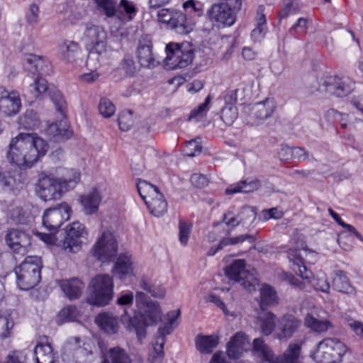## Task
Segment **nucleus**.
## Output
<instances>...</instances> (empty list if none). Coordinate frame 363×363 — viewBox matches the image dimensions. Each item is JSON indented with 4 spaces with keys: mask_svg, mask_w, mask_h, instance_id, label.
<instances>
[{
    "mask_svg": "<svg viewBox=\"0 0 363 363\" xmlns=\"http://www.w3.org/2000/svg\"><path fill=\"white\" fill-rule=\"evenodd\" d=\"M134 300L133 293H123L117 298L118 306L124 307L121 315L122 323L129 330L136 333L138 338L142 340L145 337L146 328L156 325L162 318V311L157 302L152 301L143 292H137L135 302L138 308L143 311V314H134L131 316L128 309L132 306Z\"/></svg>",
    "mask_w": 363,
    "mask_h": 363,
    "instance_id": "nucleus-1",
    "label": "nucleus"
},
{
    "mask_svg": "<svg viewBox=\"0 0 363 363\" xmlns=\"http://www.w3.org/2000/svg\"><path fill=\"white\" fill-rule=\"evenodd\" d=\"M49 145L43 138L31 133H20L13 138L7 152L11 163L30 167L48 152Z\"/></svg>",
    "mask_w": 363,
    "mask_h": 363,
    "instance_id": "nucleus-2",
    "label": "nucleus"
},
{
    "mask_svg": "<svg viewBox=\"0 0 363 363\" xmlns=\"http://www.w3.org/2000/svg\"><path fill=\"white\" fill-rule=\"evenodd\" d=\"M71 177L56 178L43 174L38 179L36 186L38 196L43 201L60 199L62 194L75 187L80 179V173L77 169H71Z\"/></svg>",
    "mask_w": 363,
    "mask_h": 363,
    "instance_id": "nucleus-3",
    "label": "nucleus"
},
{
    "mask_svg": "<svg viewBox=\"0 0 363 363\" xmlns=\"http://www.w3.org/2000/svg\"><path fill=\"white\" fill-rule=\"evenodd\" d=\"M42 262L37 256L27 257L15 268L17 284L22 290H29L35 286L41 279Z\"/></svg>",
    "mask_w": 363,
    "mask_h": 363,
    "instance_id": "nucleus-4",
    "label": "nucleus"
},
{
    "mask_svg": "<svg viewBox=\"0 0 363 363\" xmlns=\"http://www.w3.org/2000/svg\"><path fill=\"white\" fill-rule=\"evenodd\" d=\"M113 296V281L108 274H98L89 286L87 302L94 306H104L109 303Z\"/></svg>",
    "mask_w": 363,
    "mask_h": 363,
    "instance_id": "nucleus-5",
    "label": "nucleus"
},
{
    "mask_svg": "<svg viewBox=\"0 0 363 363\" xmlns=\"http://www.w3.org/2000/svg\"><path fill=\"white\" fill-rule=\"evenodd\" d=\"M347 351V345L338 338L327 337L318 343L313 357L318 363H340Z\"/></svg>",
    "mask_w": 363,
    "mask_h": 363,
    "instance_id": "nucleus-6",
    "label": "nucleus"
},
{
    "mask_svg": "<svg viewBox=\"0 0 363 363\" xmlns=\"http://www.w3.org/2000/svg\"><path fill=\"white\" fill-rule=\"evenodd\" d=\"M166 65L171 69L184 68L189 65L194 57L192 45L188 42L181 44L171 43L166 45Z\"/></svg>",
    "mask_w": 363,
    "mask_h": 363,
    "instance_id": "nucleus-7",
    "label": "nucleus"
},
{
    "mask_svg": "<svg viewBox=\"0 0 363 363\" xmlns=\"http://www.w3.org/2000/svg\"><path fill=\"white\" fill-rule=\"evenodd\" d=\"M157 19L181 35L189 33L195 24L194 19L188 18L186 14L174 9H160L157 12Z\"/></svg>",
    "mask_w": 363,
    "mask_h": 363,
    "instance_id": "nucleus-8",
    "label": "nucleus"
},
{
    "mask_svg": "<svg viewBox=\"0 0 363 363\" xmlns=\"http://www.w3.org/2000/svg\"><path fill=\"white\" fill-rule=\"evenodd\" d=\"M117 242L114 235L108 230L103 232L94 245L91 252L99 261L109 262L117 252Z\"/></svg>",
    "mask_w": 363,
    "mask_h": 363,
    "instance_id": "nucleus-9",
    "label": "nucleus"
},
{
    "mask_svg": "<svg viewBox=\"0 0 363 363\" xmlns=\"http://www.w3.org/2000/svg\"><path fill=\"white\" fill-rule=\"evenodd\" d=\"M64 363H90L93 360L92 352L81 346L79 338L69 340L63 347L62 355Z\"/></svg>",
    "mask_w": 363,
    "mask_h": 363,
    "instance_id": "nucleus-10",
    "label": "nucleus"
},
{
    "mask_svg": "<svg viewBox=\"0 0 363 363\" xmlns=\"http://www.w3.org/2000/svg\"><path fill=\"white\" fill-rule=\"evenodd\" d=\"M71 207L62 203L55 208L47 209L43 216V224L50 232H56L62 223L71 216Z\"/></svg>",
    "mask_w": 363,
    "mask_h": 363,
    "instance_id": "nucleus-11",
    "label": "nucleus"
},
{
    "mask_svg": "<svg viewBox=\"0 0 363 363\" xmlns=\"http://www.w3.org/2000/svg\"><path fill=\"white\" fill-rule=\"evenodd\" d=\"M32 91L33 90L35 98L45 91H48V94L50 100L54 104L55 108L58 113L61 114L62 117H65L67 111V102L62 95V94L56 89H48L47 81L42 77L38 76L34 81V83L30 84Z\"/></svg>",
    "mask_w": 363,
    "mask_h": 363,
    "instance_id": "nucleus-12",
    "label": "nucleus"
},
{
    "mask_svg": "<svg viewBox=\"0 0 363 363\" xmlns=\"http://www.w3.org/2000/svg\"><path fill=\"white\" fill-rule=\"evenodd\" d=\"M86 235L84 225L78 221L73 222L66 228V236L62 245L63 250L67 252H77L81 249L82 239Z\"/></svg>",
    "mask_w": 363,
    "mask_h": 363,
    "instance_id": "nucleus-13",
    "label": "nucleus"
},
{
    "mask_svg": "<svg viewBox=\"0 0 363 363\" xmlns=\"http://www.w3.org/2000/svg\"><path fill=\"white\" fill-rule=\"evenodd\" d=\"M320 90L338 97L347 96L354 89V82L349 77L330 76L321 84Z\"/></svg>",
    "mask_w": 363,
    "mask_h": 363,
    "instance_id": "nucleus-14",
    "label": "nucleus"
},
{
    "mask_svg": "<svg viewBox=\"0 0 363 363\" xmlns=\"http://www.w3.org/2000/svg\"><path fill=\"white\" fill-rule=\"evenodd\" d=\"M5 242L8 247L14 254L24 255L31 245V238L24 231L11 228L5 234Z\"/></svg>",
    "mask_w": 363,
    "mask_h": 363,
    "instance_id": "nucleus-15",
    "label": "nucleus"
},
{
    "mask_svg": "<svg viewBox=\"0 0 363 363\" xmlns=\"http://www.w3.org/2000/svg\"><path fill=\"white\" fill-rule=\"evenodd\" d=\"M107 35L102 26L88 23L86 25L83 40L93 47L97 53L106 50Z\"/></svg>",
    "mask_w": 363,
    "mask_h": 363,
    "instance_id": "nucleus-16",
    "label": "nucleus"
},
{
    "mask_svg": "<svg viewBox=\"0 0 363 363\" xmlns=\"http://www.w3.org/2000/svg\"><path fill=\"white\" fill-rule=\"evenodd\" d=\"M21 106L19 94L0 87V111L7 116L17 114Z\"/></svg>",
    "mask_w": 363,
    "mask_h": 363,
    "instance_id": "nucleus-17",
    "label": "nucleus"
},
{
    "mask_svg": "<svg viewBox=\"0 0 363 363\" xmlns=\"http://www.w3.org/2000/svg\"><path fill=\"white\" fill-rule=\"evenodd\" d=\"M26 69L33 73L41 75L48 74L50 72V65L48 60L36 55H28L24 59Z\"/></svg>",
    "mask_w": 363,
    "mask_h": 363,
    "instance_id": "nucleus-18",
    "label": "nucleus"
},
{
    "mask_svg": "<svg viewBox=\"0 0 363 363\" xmlns=\"http://www.w3.org/2000/svg\"><path fill=\"white\" fill-rule=\"evenodd\" d=\"M300 326V321L293 315H284L279 321L277 337L279 340L288 339Z\"/></svg>",
    "mask_w": 363,
    "mask_h": 363,
    "instance_id": "nucleus-19",
    "label": "nucleus"
},
{
    "mask_svg": "<svg viewBox=\"0 0 363 363\" xmlns=\"http://www.w3.org/2000/svg\"><path fill=\"white\" fill-rule=\"evenodd\" d=\"M113 275L125 279L133 275V267L131 257L125 254H121L118 257L112 270Z\"/></svg>",
    "mask_w": 363,
    "mask_h": 363,
    "instance_id": "nucleus-20",
    "label": "nucleus"
},
{
    "mask_svg": "<svg viewBox=\"0 0 363 363\" xmlns=\"http://www.w3.org/2000/svg\"><path fill=\"white\" fill-rule=\"evenodd\" d=\"M101 199L99 191L94 187L87 194L81 196L79 201L85 213L91 215L97 212Z\"/></svg>",
    "mask_w": 363,
    "mask_h": 363,
    "instance_id": "nucleus-21",
    "label": "nucleus"
},
{
    "mask_svg": "<svg viewBox=\"0 0 363 363\" xmlns=\"http://www.w3.org/2000/svg\"><path fill=\"white\" fill-rule=\"evenodd\" d=\"M151 43L143 44L140 41L137 49V57L139 63L143 67H155L159 62L155 59L152 51Z\"/></svg>",
    "mask_w": 363,
    "mask_h": 363,
    "instance_id": "nucleus-22",
    "label": "nucleus"
},
{
    "mask_svg": "<svg viewBox=\"0 0 363 363\" xmlns=\"http://www.w3.org/2000/svg\"><path fill=\"white\" fill-rule=\"evenodd\" d=\"M59 285L65 296L69 300L79 298L84 288L83 283L77 278L61 280Z\"/></svg>",
    "mask_w": 363,
    "mask_h": 363,
    "instance_id": "nucleus-23",
    "label": "nucleus"
},
{
    "mask_svg": "<svg viewBox=\"0 0 363 363\" xmlns=\"http://www.w3.org/2000/svg\"><path fill=\"white\" fill-rule=\"evenodd\" d=\"M48 134L55 142H62L72 136L69 125L65 120H61L50 124L47 129Z\"/></svg>",
    "mask_w": 363,
    "mask_h": 363,
    "instance_id": "nucleus-24",
    "label": "nucleus"
},
{
    "mask_svg": "<svg viewBox=\"0 0 363 363\" xmlns=\"http://www.w3.org/2000/svg\"><path fill=\"white\" fill-rule=\"evenodd\" d=\"M332 287L338 292L350 296H354L356 294L355 288L352 286L345 272L341 270L335 272V277L333 279Z\"/></svg>",
    "mask_w": 363,
    "mask_h": 363,
    "instance_id": "nucleus-25",
    "label": "nucleus"
},
{
    "mask_svg": "<svg viewBox=\"0 0 363 363\" xmlns=\"http://www.w3.org/2000/svg\"><path fill=\"white\" fill-rule=\"evenodd\" d=\"M145 204L150 213L156 217H160L167 211V202L160 191L152 196L150 200L145 201Z\"/></svg>",
    "mask_w": 363,
    "mask_h": 363,
    "instance_id": "nucleus-26",
    "label": "nucleus"
},
{
    "mask_svg": "<svg viewBox=\"0 0 363 363\" xmlns=\"http://www.w3.org/2000/svg\"><path fill=\"white\" fill-rule=\"evenodd\" d=\"M116 19L121 23H126L132 21L138 12L133 2L128 0H118Z\"/></svg>",
    "mask_w": 363,
    "mask_h": 363,
    "instance_id": "nucleus-27",
    "label": "nucleus"
},
{
    "mask_svg": "<svg viewBox=\"0 0 363 363\" xmlns=\"http://www.w3.org/2000/svg\"><path fill=\"white\" fill-rule=\"evenodd\" d=\"M279 302V298L276 290L268 284H264L259 289V304L264 310L267 307L274 306Z\"/></svg>",
    "mask_w": 363,
    "mask_h": 363,
    "instance_id": "nucleus-28",
    "label": "nucleus"
},
{
    "mask_svg": "<svg viewBox=\"0 0 363 363\" xmlns=\"http://www.w3.org/2000/svg\"><path fill=\"white\" fill-rule=\"evenodd\" d=\"M96 323L102 330L108 334L116 333L119 328L118 318L108 312L99 314L96 318Z\"/></svg>",
    "mask_w": 363,
    "mask_h": 363,
    "instance_id": "nucleus-29",
    "label": "nucleus"
},
{
    "mask_svg": "<svg viewBox=\"0 0 363 363\" xmlns=\"http://www.w3.org/2000/svg\"><path fill=\"white\" fill-rule=\"evenodd\" d=\"M276 108L275 102L272 99L256 103L252 108V115L259 121H264L269 118Z\"/></svg>",
    "mask_w": 363,
    "mask_h": 363,
    "instance_id": "nucleus-30",
    "label": "nucleus"
},
{
    "mask_svg": "<svg viewBox=\"0 0 363 363\" xmlns=\"http://www.w3.org/2000/svg\"><path fill=\"white\" fill-rule=\"evenodd\" d=\"M180 315V310L176 311H170L167 313L169 322L164 326L158 328V336L155 340V345H160V351L161 352L164 349V345L165 343V336L169 335L173 331L172 325L174 321Z\"/></svg>",
    "mask_w": 363,
    "mask_h": 363,
    "instance_id": "nucleus-31",
    "label": "nucleus"
},
{
    "mask_svg": "<svg viewBox=\"0 0 363 363\" xmlns=\"http://www.w3.org/2000/svg\"><path fill=\"white\" fill-rule=\"evenodd\" d=\"M260 186V181L257 179H246L230 185L225 189V194L229 195L240 192L250 193L258 189Z\"/></svg>",
    "mask_w": 363,
    "mask_h": 363,
    "instance_id": "nucleus-32",
    "label": "nucleus"
},
{
    "mask_svg": "<svg viewBox=\"0 0 363 363\" xmlns=\"http://www.w3.org/2000/svg\"><path fill=\"white\" fill-rule=\"evenodd\" d=\"M253 351L262 361L274 363L275 356L271 348L264 343L262 337L255 338L252 342Z\"/></svg>",
    "mask_w": 363,
    "mask_h": 363,
    "instance_id": "nucleus-33",
    "label": "nucleus"
},
{
    "mask_svg": "<svg viewBox=\"0 0 363 363\" xmlns=\"http://www.w3.org/2000/svg\"><path fill=\"white\" fill-rule=\"evenodd\" d=\"M34 356L36 363H52L54 354L52 346L48 342H38L34 349Z\"/></svg>",
    "mask_w": 363,
    "mask_h": 363,
    "instance_id": "nucleus-34",
    "label": "nucleus"
},
{
    "mask_svg": "<svg viewBox=\"0 0 363 363\" xmlns=\"http://www.w3.org/2000/svg\"><path fill=\"white\" fill-rule=\"evenodd\" d=\"M306 328L318 333H323L333 328L330 321L326 319H318L311 314H307L304 318Z\"/></svg>",
    "mask_w": 363,
    "mask_h": 363,
    "instance_id": "nucleus-35",
    "label": "nucleus"
},
{
    "mask_svg": "<svg viewBox=\"0 0 363 363\" xmlns=\"http://www.w3.org/2000/svg\"><path fill=\"white\" fill-rule=\"evenodd\" d=\"M248 271L245 269V261L244 259L234 260L231 264L225 269V275L231 280L240 281L243 276H246Z\"/></svg>",
    "mask_w": 363,
    "mask_h": 363,
    "instance_id": "nucleus-36",
    "label": "nucleus"
},
{
    "mask_svg": "<svg viewBox=\"0 0 363 363\" xmlns=\"http://www.w3.org/2000/svg\"><path fill=\"white\" fill-rule=\"evenodd\" d=\"M218 344L217 335H199L196 340L197 350L201 353L210 354Z\"/></svg>",
    "mask_w": 363,
    "mask_h": 363,
    "instance_id": "nucleus-37",
    "label": "nucleus"
},
{
    "mask_svg": "<svg viewBox=\"0 0 363 363\" xmlns=\"http://www.w3.org/2000/svg\"><path fill=\"white\" fill-rule=\"evenodd\" d=\"M79 50V44L74 41H65L60 45L59 57L66 62H70L74 60L76 55Z\"/></svg>",
    "mask_w": 363,
    "mask_h": 363,
    "instance_id": "nucleus-38",
    "label": "nucleus"
},
{
    "mask_svg": "<svg viewBox=\"0 0 363 363\" xmlns=\"http://www.w3.org/2000/svg\"><path fill=\"white\" fill-rule=\"evenodd\" d=\"M301 347L298 345L290 344L282 355L275 357L274 363H301L298 359Z\"/></svg>",
    "mask_w": 363,
    "mask_h": 363,
    "instance_id": "nucleus-39",
    "label": "nucleus"
},
{
    "mask_svg": "<svg viewBox=\"0 0 363 363\" xmlns=\"http://www.w3.org/2000/svg\"><path fill=\"white\" fill-rule=\"evenodd\" d=\"M276 316L271 312L263 311L258 317L259 324L262 333L268 336L271 335L274 330Z\"/></svg>",
    "mask_w": 363,
    "mask_h": 363,
    "instance_id": "nucleus-40",
    "label": "nucleus"
},
{
    "mask_svg": "<svg viewBox=\"0 0 363 363\" xmlns=\"http://www.w3.org/2000/svg\"><path fill=\"white\" fill-rule=\"evenodd\" d=\"M97 9L107 18H116L118 0H94Z\"/></svg>",
    "mask_w": 363,
    "mask_h": 363,
    "instance_id": "nucleus-41",
    "label": "nucleus"
},
{
    "mask_svg": "<svg viewBox=\"0 0 363 363\" xmlns=\"http://www.w3.org/2000/svg\"><path fill=\"white\" fill-rule=\"evenodd\" d=\"M104 363H131V360L124 350L113 347L105 355Z\"/></svg>",
    "mask_w": 363,
    "mask_h": 363,
    "instance_id": "nucleus-42",
    "label": "nucleus"
},
{
    "mask_svg": "<svg viewBox=\"0 0 363 363\" xmlns=\"http://www.w3.org/2000/svg\"><path fill=\"white\" fill-rule=\"evenodd\" d=\"M20 125L25 129L32 130L39 125V119L37 113L30 109L27 110L19 118Z\"/></svg>",
    "mask_w": 363,
    "mask_h": 363,
    "instance_id": "nucleus-43",
    "label": "nucleus"
},
{
    "mask_svg": "<svg viewBox=\"0 0 363 363\" xmlns=\"http://www.w3.org/2000/svg\"><path fill=\"white\" fill-rule=\"evenodd\" d=\"M136 186L139 195L145 202V201H147V197L151 198L160 191L156 186L147 182V181L141 179L137 182Z\"/></svg>",
    "mask_w": 363,
    "mask_h": 363,
    "instance_id": "nucleus-44",
    "label": "nucleus"
},
{
    "mask_svg": "<svg viewBox=\"0 0 363 363\" xmlns=\"http://www.w3.org/2000/svg\"><path fill=\"white\" fill-rule=\"evenodd\" d=\"M186 14L193 18H199L203 14V4L197 0H187L183 4Z\"/></svg>",
    "mask_w": 363,
    "mask_h": 363,
    "instance_id": "nucleus-45",
    "label": "nucleus"
},
{
    "mask_svg": "<svg viewBox=\"0 0 363 363\" xmlns=\"http://www.w3.org/2000/svg\"><path fill=\"white\" fill-rule=\"evenodd\" d=\"M140 286L155 298H162L164 297L166 294V290L162 286L152 284L145 279L140 281Z\"/></svg>",
    "mask_w": 363,
    "mask_h": 363,
    "instance_id": "nucleus-46",
    "label": "nucleus"
},
{
    "mask_svg": "<svg viewBox=\"0 0 363 363\" xmlns=\"http://www.w3.org/2000/svg\"><path fill=\"white\" fill-rule=\"evenodd\" d=\"M238 115L235 106H225L221 110L220 118L226 125H231Z\"/></svg>",
    "mask_w": 363,
    "mask_h": 363,
    "instance_id": "nucleus-47",
    "label": "nucleus"
},
{
    "mask_svg": "<svg viewBox=\"0 0 363 363\" xmlns=\"http://www.w3.org/2000/svg\"><path fill=\"white\" fill-rule=\"evenodd\" d=\"M257 217V212L254 207L244 206L239 212V218H240L242 225H251Z\"/></svg>",
    "mask_w": 363,
    "mask_h": 363,
    "instance_id": "nucleus-48",
    "label": "nucleus"
},
{
    "mask_svg": "<svg viewBox=\"0 0 363 363\" xmlns=\"http://www.w3.org/2000/svg\"><path fill=\"white\" fill-rule=\"evenodd\" d=\"M199 139L188 141L183 149L184 155L187 157H195L199 155L202 150V146Z\"/></svg>",
    "mask_w": 363,
    "mask_h": 363,
    "instance_id": "nucleus-49",
    "label": "nucleus"
},
{
    "mask_svg": "<svg viewBox=\"0 0 363 363\" xmlns=\"http://www.w3.org/2000/svg\"><path fill=\"white\" fill-rule=\"evenodd\" d=\"M119 128L123 131L128 130L133 125V113L130 111L121 112L118 118Z\"/></svg>",
    "mask_w": 363,
    "mask_h": 363,
    "instance_id": "nucleus-50",
    "label": "nucleus"
},
{
    "mask_svg": "<svg viewBox=\"0 0 363 363\" xmlns=\"http://www.w3.org/2000/svg\"><path fill=\"white\" fill-rule=\"evenodd\" d=\"M191 232V224L180 220L179 222V240L182 245H186Z\"/></svg>",
    "mask_w": 363,
    "mask_h": 363,
    "instance_id": "nucleus-51",
    "label": "nucleus"
},
{
    "mask_svg": "<svg viewBox=\"0 0 363 363\" xmlns=\"http://www.w3.org/2000/svg\"><path fill=\"white\" fill-rule=\"evenodd\" d=\"M99 111L104 118H109L114 114L116 108L109 99L103 98L99 104Z\"/></svg>",
    "mask_w": 363,
    "mask_h": 363,
    "instance_id": "nucleus-52",
    "label": "nucleus"
},
{
    "mask_svg": "<svg viewBox=\"0 0 363 363\" xmlns=\"http://www.w3.org/2000/svg\"><path fill=\"white\" fill-rule=\"evenodd\" d=\"M211 96L208 95L206 99H205V101L202 104H201L197 108H195L191 111V113L189 116V120H191L194 118H201L203 116H206V113H207L208 110V106L211 101Z\"/></svg>",
    "mask_w": 363,
    "mask_h": 363,
    "instance_id": "nucleus-53",
    "label": "nucleus"
},
{
    "mask_svg": "<svg viewBox=\"0 0 363 363\" xmlns=\"http://www.w3.org/2000/svg\"><path fill=\"white\" fill-rule=\"evenodd\" d=\"M313 286L316 291H320L326 294L330 291V284L325 275L323 274L318 275L316 278L314 279Z\"/></svg>",
    "mask_w": 363,
    "mask_h": 363,
    "instance_id": "nucleus-54",
    "label": "nucleus"
},
{
    "mask_svg": "<svg viewBox=\"0 0 363 363\" xmlns=\"http://www.w3.org/2000/svg\"><path fill=\"white\" fill-rule=\"evenodd\" d=\"M239 282H241V285L243 288L249 291H255L256 286L259 284L258 279L249 272L246 273V276H243V277L240 279Z\"/></svg>",
    "mask_w": 363,
    "mask_h": 363,
    "instance_id": "nucleus-55",
    "label": "nucleus"
},
{
    "mask_svg": "<svg viewBox=\"0 0 363 363\" xmlns=\"http://www.w3.org/2000/svg\"><path fill=\"white\" fill-rule=\"evenodd\" d=\"M121 65L126 74L133 76L135 74L136 66L132 56L125 55L121 63Z\"/></svg>",
    "mask_w": 363,
    "mask_h": 363,
    "instance_id": "nucleus-56",
    "label": "nucleus"
},
{
    "mask_svg": "<svg viewBox=\"0 0 363 363\" xmlns=\"http://www.w3.org/2000/svg\"><path fill=\"white\" fill-rule=\"evenodd\" d=\"M13 326V323L9 317L0 314V337H7Z\"/></svg>",
    "mask_w": 363,
    "mask_h": 363,
    "instance_id": "nucleus-57",
    "label": "nucleus"
},
{
    "mask_svg": "<svg viewBox=\"0 0 363 363\" xmlns=\"http://www.w3.org/2000/svg\"><path fill=\"white\" fill-rule=\"evenodd\" d=\"M60 315L67 321H75L79 316V311L75 306H68L60 311Z\"/></svg>",
    "mask_w": 363,
    "mask_h": 363,
    "instance_id": "nucleus-58",
    "label": "nucleus"
},
{
    "mask_svg": "<svg viewBox=\"0 0 363 363\" xmlns=\"http://www.w3.org/2000/svg\"><path fill=\"white\" fill-rule=\"evenodd\" d=\"M281 278L282 280L287 281L292 286L299 289H305L306 284L303 281H301L299 279L294 277V276L289 272H283L281 274Z\"/></svg>",
    "mask_w": 363,
    "mask_h": 363,
    "instance_id": "nucleus-59",
    "label": "nucleus"
},
{
    "mask_svg": "<svg viewBox=\"0 0 363 363\" xmlns=\"http://www.w3.org/2000/svg\"><path fill=\"white\" fill-rule=\"evenodd\" d=\"M39 8L38 6L33 4L30 6L29 10L26 15L27 22L30 25H35L38 23L39 20Z\"/></svg>",
    "mask_w": 363,
    "mask_h": 363,
    "instance_id": "nucleus-60",
    "label": "nucleus"
},
{
    "mask_svg": "<svg viewBox=\"0 0 363 363\" xmlns=\"http://www.w3.org/2000/svg\"><path fill=\"white\" fill-rule=\"evenodd\" d=\"M308 20L305 18H299L296 23L291 28V32L294 31L296 35L304 34L307 30Z\"/></svg>",
    "mask_w": 363,
    "mask_h": 363,
    "instance_id": "nucleus-61",
    "label": "nucleus"
},
{
    "mask_svg": "<svg viewBox=\"0 0 363 363\" xmlns=\"http://www.w3.org/2000/svg\"><path fill=\"white\" fill-rule=\"evenodd\" d=\"M230 342L245 350V345L249 342V339L245 333L239 332L232 337Z\"/></svg>",
    "mask_w": 363,
    "mask_h": 363,
    "instance_id": "nucleus-62",
    "label": "nucleus"
},
{
    "mask_svg": "<svg viewBox=\"0 0 363 363\" xmlns=\"http://www.w3.org/2000/svg\"><path fill=\"white\" fill-rule=\"evenodd\" d=\"M191 184L196 188H203L208 183V178L201 174H194L191 177Z\"/></svg>",
    "mask_w": 363,
    "mask_h": 363,
    "instance_id": "nucleus-63",
    "label": "nucleus"
},
{
    "mask_svg": "<svg viewBox=\"0 0 363 363\" xmlns=\"http://www.w3.org/2000/svg\"><path fill=\"white\" fill-rule=\"evenodd\" d=\"M244 350L240 346H236L229 342L227 345V354L229 358L236 359H238Z\"/></svg>",
    "mask_w": 363,
    "mask_h": 363,
    "instance_id": "nucleus-64",
    "label": "nucleus"
}]
</instances>
